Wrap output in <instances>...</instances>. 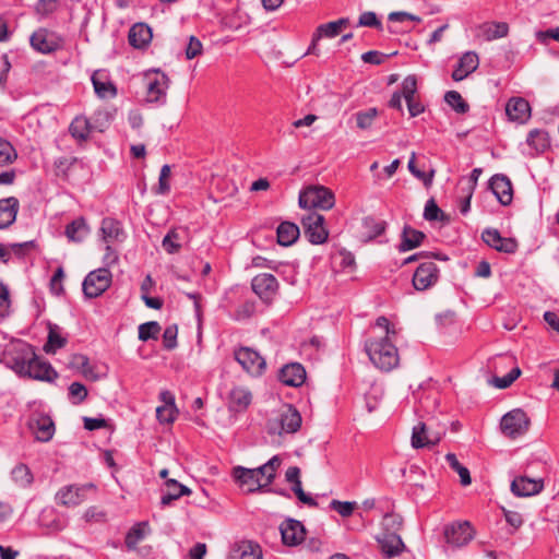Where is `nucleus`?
<instances>
[{
	"instance_id": "1",
	"label": "nucleus",
	"mask_w": 559,
	"mask_h": 559,
	"mask_svg": "<svg viewBox=\"0 0 559 559\" xmlns=\"http://www.w3.org/2000/svg\"><path fill=\"white\" fill-rule=\"evenodd\" d=\"M365 349L371 362L382 371H391L399 365L397 348L388 336L367 340Z\"/></svg>"
},
{
	"instance_id": "2",
	"label": "nucleus",
	"mask_w": 559,
	"mask_h": 559,
	"mask_svg": "<svg viewBox=\"0 0 559 559\" xmlns=\"http://www.w3.org/2000/svg\"><path fill=\"white\" fill-rule=\"evenodd\" d=\"M145 100L163 106L167 102V91L170 85L168 75L158 69L148 70L144 74Z\"/></svg>"
},
{
	"instance_id": "3",
	"label": "nucleus",
	"mask_w": 559,
	"mask_h": 559,
	"mask_svg": "<svg viewBox=\"0 0 559 559\" xmlns=\"http://www.w3.org/2000/svg\"><path fill=\"white\" fill-rule=\"evenodd\" d=\"M298 203L301 209L326 211L334 206L335 198L333 192L323 186H310L300 191Z\"/></svg>"
},
{
	"instance_id": "4",
	"label": "nucleus",
	"mask_w": 559,
	"mask_h": 559,
	"mask_svg": "<svg viewBox=\"0 0 559 559\" xmlns=\"http://www.w3.org/2000/svg\"><path fill=\"white\" fill-rule=\"evenodd\" d=\"M301 426V415L292 405H286L278 416L267 421L270 435L295 433Z\"/></svg>"
},
{
	"instance_id": "5",
	"label": "nucleus",
	"mask_w": 559,
	"mask_h": 559,
	"mask_svg": "<svg viewBox=\"0 0 559 559\" xmlns=\"http://www.w3.org/2000/svg\"><path fill=\"white\" fill-rule=\"evenodd\" d=\"M530 427V418L526 413L520 408H515L502 416L500 428L502 433L510 438L516 439L523 436Z\"/></svg>"
},
{
	"instance_id": "6",
	"label": "nucleus",
	"mask_w": 559,
	"mask_h": 559,
	"mask_svg": "<svg viewBox=\"0 0 559 559\" xmlns=\"http://www.w3.org/2000/svg\"><path fill=\"white\" fill-rule=\"evenodd\" d=\"M29 44L34 50L48 55L62 49L64 39L61 35L47 28H38L31 35Z\"/></svg>"
},
{
	"instance_id": "7",
	"label": "nucleus",
	"mask_w": 559,
	"mask_h": 559,
	"mask_svg": "<svg viewBox=\"0 0 559 559\" xmlns=\"http://www.w3.org/2000/svg\"><path fill=\"white\" fill-rule=\"evenodd\" d=\"M234 357L242 369L251 377H260L266 369V361L257 350L250 347H239Z\"/></svg>"
},
{
	"instance_id": "8",
	"label": "nucleus",
	"mask_w": 559,
	"mask_h": 559,
	"mask_svg": "<svg viewBox=\"0 0 559 559\" xmlns=\"http://www.w3.org/2000/svg\"><path fill=\"white\" fill-rule=\"evenodd\" d=\"M111 284V273L106 267L92 271L84 278L82 287L87 298H96L105 293Z\"/></svg>"
},
{
	"instance_id": "9",
	"label": "nucleus",
	"mask_w": 559,
	"mask_h": 559,
	"mask_svg": "<svg viewBox=\"0 0 559 559\" xmlns=\"http://www.w3.org/2000/svg\"><path fill=\"white\" fill-rule=\"evenodd\" d=\"M324 216L310 212L302 217L301 224L306 238L313 245H321L328 240L329 231L324 226Z\"/></svg>"
},
{
	"instance_id": "10",
	"label": "nucleus",
	"mask_w": 559,
	"mask_h": 559,
	"mask_svg": "<svg viewBox=\"0 0 559 559\" xmlns=\"http://www.w3.org/2000/svg\"><path fill=\"white\" fill-rule=\"evenodd\" d=\"M251 287L261 300L271 302L277 295L280 285L274 275L261 273L252 278Z\"/></svg>"
},
{
	"instance_id": "11",
	"label": "nucleus",
	"mask_w": 559,
	"mask_h": 559,
	"mask_svg": "<svg viewBox=\"0 0 559 559\" xmlns=\"http://www.w3.org/2000/svg\"><path fill=\"white\" fill-rule=\"evenodd\" d=\"M28 354L29 371L26 377L46 382H53L58 378V373L52 366L47 361L40 360L32 346H28Z\"/></svg>"
},
{
	"instance_id": "12",
	"label": "nucleus",
	"mask_w": 559,
	"mask_h": 559,
	"mask_svg": "<svg viewBox=\"0 0 559 559\" xmlns=\"http://www.w3.org/2000/svg\"><path fill=\"white\" fill-rule=\"evenodd\" d=\"M439 278V269L431 261L421 262L413 275V286L417 290H426Z\"/></svg>"
},
{
	"instance_id": "13",
	"label": "nucleus",
	"mask_w": 559,
	"mask_h": 559,
	"mask_svg": "<svg viewBox=\"0 0 559 559\" xmlns=\"http://www.w3.org/2000/svg\"><path fill=\"white\" fill-rule=\"evenodd\" d=\"M444 435L441 431H432L431 427L425 423H419L413 428L412 447L415 449L429 448L436 445Z\"/></svg>"
},
{
	"instance_id": "14",
	"label": "nucleus",
	"mask_w": 559,
	"mask_h": 559,
	"mask_svg": "<svg viewBox=\"0 0 559 559\" xmlns=\"http://www.w3.org/2000/svg\"><path fill=\"white\" fill-rule=\"evenodd\" d=\"M29 429L35 435L36 440L48 442L52 439L56 427L50 416L43 413H35L29 419Z\"/></svg>"
},
{
	"instance_id": "15",
	"label": "nucleus",
	"mask_w": 559,
	"mask_h": 559,
	"mask_svg": "<svg viewBox=\"0 0 559 559\" xmlns=\"http://www.w3.org/2000/svg\"><path fill=\"white\" fill-rule=\"evenodd\" d=\"M94 488L93 484L64 486L57 492L56 500L59 504L75 507L85 500L86 491Z\"/></svg>"
},
{
	"instance_id": "16",
	"label": "nucleus",
	"mask_w": 559,
	"mask_h": 559,
	"mask_svg": "<svg viewBox=\"0 0 559 559\" xmlns=\"http://www.w3.org/2000/svg\"><path fill=\"white\" fill-rule=\"evenodd\" d=\"M444 537L448 544L461 547L473 539V530L468 522L454 523L445 526Z\"/></svg>"
},
{
	"instance_id": "17",
	"label": "nucleus",
	"mask_w": 559,
	"mask_h": 559,
	"mask_svg": "<svg viewBox=\"0 0 559 559\" xmlns=\"http://www.w3.org/2000/svg\"><path fill=\"white\" fill-rule=\"evenodd\" d=\"M483 240L499 252L514 253L518 250V242L513 238H504L495 228L485 229L481 234Z\"/></svg>"
},
{
	"instance_id": "18",
	"label": "nucleus",
	"mask_w": 559,
	"mask_h": 559,
	"mask_svg": "<svg viewBox=\"0 0 559 559\" xmlns=\"http://www.w3.org/2000/svg\"><path fill=\"white\" fill-rule=\"evenodd\" d=\"M282 540L287 546H296L306 537V530L301 522L288 519L280 526Z\"/></svg>"
},
{
	"instance_id": "19",
	"label": "nucleus",
	"mask_w": 559,
	"mask_h": 559,
	"mask_svg": "<svg viewBox=\"0 0 559 559\" xmlns=\"http://www.w3.org/2000/svg\"><path fill=\"white\" fill-rule=\"evenodd\" d=\"M233 477L239 484V486L246 488L248 492H255L265 488L261 481V478L255 475L253 468L236 466L233 468Z\"/></svg>"
},
{
	"instance_id": "20",
	"label": "nucleus",
	"mask_w": 559,
	"mask_h": 559,
	"mask_svg": "<svg viewBox=\"0 0 559 559\" xmlns=\"http://www.w3.org/2000/svg\"><path fill=\"white\" fill-rule=\"evenodd\" d=\"M252 402V393L248 388L234 386L227 396V407L233 413L245 412Z\"/></svg>"
},
{
	"instance_id": "21",
	"label": "nucleus",
	"mask_w": 559,
	"mask_h": 559,
	"mask_svg": "<svg viewBox=\"0 0 559 559\" xmlns=\"http://www.w3.org/2000/svg\"><path fill=\"white\" fill-rule=\"evenodd\" d=\"M492 193L502 205H509L513 199V189L510 179L506 175H495L489 182Z\"/></svg>"
},
{
	"instance_id": "22",
	"label": "nucleus",
	"mask_w": 559,
	"mask_h": 559,
	"mask_svg": "<svg viewBox=\"0 0 559 559\" xmlns=\"http://www.w3.org/2000/svg\"><path fill=\"white\" fill-rule=\"evenodd\" d=\"M479 66L478 55L474 51H466L459 59L456 68L452 72V79L460 82L477 70Z\"/></svg>"
},
{
	"instance_id": "23",
	"label": "nucleus",
	"mask_w": 559,
	"mask_h": 559,
	"mask_svg": "<svg viewBox=\"0 0 559 559\" xmlns=\"http://www.w3.org/2000/svg\"><path fill=\"white\" fill-rule=\"evenodd\" d=\"M92 83L96 95L100 98H114L117 95L116 85L109 80L106 70H96L92 78Z\"/></svg>"
},
{
	"instance_id": "24",
	"label": "nucleus",
	"mask_w": 559,
	"mask_h": 559,
	"mask_svg": "<svg viewBox=\"0 0 559 559\" xmlns=\"http://www.w3.org/2000/svg\"><path fill=\"white\" fill-rule=\"evenodd\" d=\"M280 381L288 386H300L306 380V370L298 362L287 364L281 368Z\"/></svg>"
},
{
	"instance_id": "25",
	"label": "nucleus",
	"mask_w": 559,
	"mask_h": 559,
	"mask_svg": "<svg viewBox=\"0 0 559 559\" xmlns=\"http://www.w3.org/2000/svg\"><path fill=\"white\" fill-rule=\"evenodd\" d=\"M544 488L542 479L525 476L515 478L511 483V491L518 497H530L539 493Z\"/></svg>"
},
{
	"instance_id": "26",
	"label": "nucleus",
	"mask_w": 559,
	"mask_h": 559,
	"mask_svg": "<svg viewBox=\"0 0 559 559\" xmlns=\"http://www.w3.org/2000/svg\"><path fill=\"white\" fill-rule=\"evenodd\" d=\"M100 231L106 243L121 242L126 238L122 224L112 217H105L102 221Z\"/></svg>"
},
{
	"instance_id": "27",
	"label": "nucleus",
	"mask_w": 559,
	"mask_h": 559,
	"mask_svg": "<svg viewBox=\"0 0 559 559\" xmlns=\"http://www.w3.org/2000/svg\"><path fill=\"white\" fill-rule=\"evenodd\" d=\"M506 112L510 120L523 123L531 116V107L526 99L512 97L507 103Z\"/></svg>"
},
{
	"instance_id": "28",
	"label": "nucleus",
	"mask_w": 559,
	"mask_h": 559,
	"mask_svg": "<svg viewBox=\"0 0 559 559\" xmlns=\"http://www.w3.org/2000/svg\"><path fill=\"white\" fill-rule=\"evenodd\" d=\"M386 222L373 216H366L360 224V238L362 241H371L384 233Z\"/></svg>"
},
{
	"instance_id": "29",
	"label": "nucleus",
	"mask_w": 559,
	"mask_h": 559,
	"mask_svg": "<svg viewBox=\"0 0 559 559\" xmlns=\"http://www.w3.org/2000/svg\"><path fill=\"white\" fill-rule=\"evenodd\" d=\"M228 559H262V550L253 542L241 540L233 546Z\"/></svg>"
},
{
	"instance_id": "30",
	"label": "nucleus",
	"mask_w": 559,
	"mask_h": 559,
	"mask_svg": "<svg viewBox=\"0 0 559 559\" xmlns=\"http://www.w3.org/2000/svg\"><path fill=\"white\" fill-rule=\"evenodd\" d=\"M20 203L15 197L0 200V229L10 227L16 219Z\"/></svg>"
},
{
	"instance_id": "31",
	"label": "nucleus",
	"mask_w": 559,
	"mask_h": 559,
	"mask_svg": "<svg viewBox=\"0 0 559 559\" xmlns=\"http://www.w3.org/2000/svg\"><path fill=\"white\" fill-rule=\"evenodd\" d=\"M381 550L386 558H392L400 555L404 549V543L397 533L382 534V537L378 539Z\"/></svg>"
},
{
	"instance_id": "32",
	"label": "nucleus",
	"mask_w": 559,
	"mask_h": 559,
	"mask_svg": "<svg viewBox=\"0 0 559 559\" xmlns=\"http://www.w3.org/2000/svg\"><path fill=\"white\" fill-rule=\"evenodd\" d=\"M128 38L132 47L144 48L152 40V29L144 23H136L130 28Z\"/></svg>"
},
{
	"instance_id": "33",
	"label": "nucleus",
	"mask_w": 559,
	"mask_h": 559,
	"mask_svg": "<svg viewBox=\"0 0 559 559\" xmlns=\"http://www.w3.org/2000/svg\"><path fill=\"white\" fill-rule=\"evenodd\" d=\"M425 238L426 235L423 231L414 229L411 226H404L401 242L399 245V251L406 252L413 250L419 247Z\"/></svg>"
},
{
	"instance_id": "34",
	"label": "nucleus",
	"mask_w": 559,
	"mask_h": 559,
	"mask_svg": "<svg viewBox=\"0 0 559 559\" xmlns=\"http://www.w3.org/2000/svg\"><path fill=\"white\" fill-rule=\"evenodd\" d=\"M69 241L81 242L90 234V228L84 217H78L67 225L64 231Z\"/></svg>"
},
{
	"instance_id": "35",
	"label": "nucleus",
	"mask_w": 559,
	"mask_h": 559,
	"mask_svg": "<svg viewBox=\"0 0 559 559\" xmlns=\"http://www.w3.org/2000/svg\"><path fill=\"white\" fill-rule=\"evenodd\" d=\"M299 234V227L296 224L283 222L276 229L277 242L284 247L292 246L298 239Z\"/></svg>"
},
{
	"instance_id": "36",
	"label": "nucleus",
	"mask_w": 559,
	"mask_h": 559,
	"mask_svg": "<svg viewBox=\"0 0 559 559\" xmlns=\"http://www.w3.org/2000/svg\"><path fill=\"white\" fill-rule=\"evenodd\" d=\"M349 23L348 19L342 17L337 21H332L329 23L321 24L316 29V39H321L322 37L334 38L336 37Z\"/></svg>"
},
{
	"instance_id": "37",
	"label": "nucleus",
	"mask_w": 559,
	"mask_h": 559,
	"mask_svg": "<svg viewBox=\"0 0 559 559\" xmlns=\"http://www.w3.org/2000/svg\"><path fill=\"white\" fill-rule=\"evenodd\" d=\"M148 531L147 522L134 524L126 535L124 544L129 550L136 549L139 543L144 539Z\"/></svg>"
},
{
	"instance_id": "38",
	"label": "nucleus",
	"mask_w": 559,
	"mask_h": 559,
	"mask_svg": "<svg viewBox=\"0 0 559 559\" xmlns=\"http://www.w3.org/2000/svg\"><path fill=\"white\" fill-rule=\"evenodd\" d=\"M92 131V126L87 118L83 116L75 117L69 127L70 134L78 141H86Z\"/></svg>"
},
{
	"instance_id": "39",
	"label": "nucleus",
	"mask_w": 559,
	"mask_h": 559,
	"mask_svg": "<svg viewBox=\"0 0 559 559\" xmlns=\"http://www.w3.org/2000/svg\"><path fill=\"white\" fill-rule=\"evenodd\" d=\"M480 31L486 40H493L506 37L509 33V26L504 22H490L484 23Z\"/></svg>"
},
{
	"instance_id": "40",
	"label": "nucleus",
	"mask_w": 559,
	"mask_h": 559,
	"mask_svg": "<svg viewBox=\"0 0 559 559\" xmlns=\"http://www.w3.org/2000/svg\"><path fill=\"white\" fill-rule=\"evenodd\" d=\"M526 142L536 153L545 152L550 145L548 133L540 129L530 131Z\"/></svg>"
},
{
	"instance_id": "41",
	"label": "nucleus",
	"mask_w": 559,
	"mask_h": 559,
	"mask_svg": "<svg viewBox=\"0 0 559 559\" xmlns=\"http://www.w3.org/2000/svg\"><path fill=\"white\" fill-rule=\"evenodd\" d=\"M67 344V338L60 333L58 325H49V333L44 350L47 354H55L57 349L62 348Z\"/></svg>"
},
{
	"instance_id": "42",
	"label": "nucleus",
	"mask_w": 559,
	"mask_h": 559,
	"mask_svg": "<svg viewBox=\"0 0 559 559\" xmlns=\"http://www.w3.org/2000/svg\"><path fill=\"white\" fill-rule=\"evenodd\" d=\"M255 313V301L254 300H243L239 304L234 312L230 314V318L235 321L242 322L251 319Z\"/></svg>"
},
{
	"instance_id": "43",
	"label": "nucleus",
	"mask_w": 559,
	"mask_h": 559,
	"mask_svg": "<svg viewBox=\"0 0 559 559\" xmlns=\"http://www.w3.org/2000/svg\"><path fill=\"white\" fill-rule=\"evenodd\" d=\"M444 100L457 114H466L469 110V105L456 91L447 92L444 95Z\"/></svg>"
},
{
	"instance_id": "44",
	"label": "nucleus",
	"mask_w": 559,
	"mask_h": 559,
	"mask_svg": "<svg viewBox=\"0 0 559 559\" xmlns=\"http://www.w3.org/2000/svg\"><path fill=\"white\" fill-rule=\"evenodd\" d=\"M160 325L157 321H148L139 325V340L147 342L148 340H157L160 333Z\"/></svg>"
},
{
	"instance_id": "45",
	"label": "nucleus",
	"mask_w": 559,
	"mask_h": 559,
	"mask_svg": "<svg viewBox=\"0 0 559 559\" xmlns=\"http://www.w3.org/2000/svg\"><path fill=\"white\" fill-rule=\"evenodd\" d=\"M445 460L449 463L450 467L452 469H454L455 472H457L460 479H461V484L463 486H468L472 483V478H471L468 468L463 466L459 462L456 455L453 453H448L445 455Z\"/></svg>"
},
{
	"instance_id": "46",
	"label": "nucleus",
	"mask_w": 559,
	"mask_h": 559,
	"mask_svg": "<svg viewBox=\"0 0 559 559\" xmlns=\"http://www.w3.org/2000/svg\"><path fill=\"white\" fill-rule=\"evenodd\" d=\"M12 479L15 481V484L26 487L33 483V475L31 469L25 464H19L16 465L12 472Z\"/></svg>"
},
{
	"instance_id": "47",
	"label": "nucleus",
	"mask_w": 559,
	"mask_h": 559,
	"mask_svg": "<svg viewBox=\"0 0 559 559\" xmlns=\"http://www.w3.org/2000/svg\"><path fill=\"white\" fill-rule=\"evenodd\" d=\"M424 217L425 219L432 222V221H441L445 222L449 219L448 215L444 214L443 211L438 206L435 199H429L425 205L424 210Z\"/></svg>"
},
{
	"instance_id": "48",
	"label": "nucleus",
	"mask_w": 559,
	"mask_h": 559,
	"mask_svg": "<svg viewBox=\"0 0 559 559\" xmlns=\"http://www.w3.org/2000/svg\"><path fill=\"white\" fill-rule=\"evenodd\" d=\"M181 236L177 229H171L164 237L162 246L167 253H177L181 248Z\"/></svg>"
},
{
	"instance_id": "49",
	"label": "nucleus",
	"mask_w": 559,
	"mask_h": 559,
	"mask_svg": "<svg viewBox=\"0 0 559 559\" xmlns=\"http://www.w3.org/2000/svg\"><path fill=\"white\" fill-rule=\"evenodd\" d=\"M17 158L14 146L5 139L0 138V166L12 164Z\"/></svg>"
},
{
	"instance_id": "50",
	"label": "nucleus",
	"mask_w": 559,
	"mask_h": 559,
	"mask_svg": "<svg viewBox=\"0 0 559 559\" xmlns=\"http://www.w3.org/2000/svg\"><path fill=\"white\" fill-rule=\"evenodd\" d=\"M28 346L26 345L22 355L12 359L11 368L20 376L26 377L29 371V354Z\"/></svg>"
},
{
	"instance_id": "51",
	"label": "nucleus",
	"mask_w": 559,
	"mask_h": 559,
	"mask_svg": "<svg viewBox=\"0 0 559 559\" xmlns=\"http://www.w3.org/2000/svg\"><path fill=\"white\" fill-rule=\"evenodd\" d=\"M416 154L412 153L411 158L408 160V170L411 174L417 179L421 180L426 187H429L432 182L435 170H430L428 174L419 170L415 165Z\"/></svg>"
},
{
	"instance_id": "52",
	"label": "nucleus",
	"mask_w": 559,
	"mask_h": 559,
	"mask_svg": "<svg viewBox=\"0 0 559 559\" xmlns=\"http://www.w3.org/2000/svg\"><path fill=\"white\" fill-rule=\"evenodd\" d=\"M189 495H191V489L187 486H179V489H168V491L163 493L160 498V506L163 508L168 507L173 501L179 499L182 496Z\"/></svg>"
},
{
	"instance_id": "53",
	"label": "nucleus",
	"mask_w": 559,
	"mask_h": 559,
	"mask_svg": "<svg viewBox=\"0 0 559 559\" xmlns=\"http://www.w3.org/2000/svg\"><path fill=\"white\" fill-rule=\"evenodd\" d=\"M377 108H369L364 111H358L356 114L357 127L362 130L369 129L372 126V122L377 118Z\"/></svg>"
},
{
	"instance_id": "54",
	"label": "nucleus",
	"mask_w": 559,
	"mask_h": 559,
	"mask_svg": "<svg viewBox=\"0 0 559 559\" xmlns=\"http://www.w3.org/2000/svg\"><path fill=\"white\" fill-rule=\"evenodd\" d=\"M382 397V391L380 388L372 386L365 394V406L368 413H372L379 407Z\"/></svg>"
},
{
	"instance_id": "55",
	"label": "nucleus",
	"mask_w": 559,
	"mask_h": 559,
	"mask_svg": "<svg viewBox=\"0 0 559 559\" xmlns=\"http://www.w3.org/2000/svg\"><path fill=\"white\" fill-rule=\"evenodd\" d=\"M356 507L357 503L355 501H340L334 499L330 502V508L343 518H349L354 513Z\"/></svg>"
},
{
	"instance_id": "56",
	"label": "nucleus",
	"mask_w": 559,
	"mask_h": 559,
	"mask_svg": "<svg viewBox=\"0 0 559 559\" xmlns=\"http://www.w3.org/2000/svg\"><path fill=\"white\" fill-rule=\"evenodd\" d=\"M178 409L176 406L160 405L156 408V417L160 424H171L175 421Z\"/></svg>"
},
{
	"instance_id": "57",
	"label": "nucleus",
	"mask_w": 559,
	"mask_h": 559,
	"mask_svg": "<svg viewBox=\"0 0 559 559\" xmlns=\"http://www.w3.org/2000/svg\"><path fill=\"white\" fill-rule=\"evenodd\" d=\"M403 524V519L395 513H385L382 520V526L386 533H397Z\"/></svg>"
},
{
	"instance_id": "58",
	"label": "nucleus",
	"mask_w": 559,
	"mask_h": 559,
	"mask_svg": "<svg viewBox=\"0 0 559 559\" xmlns=\"http://www.w3.org/2000/svg\"><path fill=\"white\" fill-rule=\"evenodd\" d=\"M178 328L176 324L168 325L163 333V345L167 350H173L177 347Z\"/></svg>"
},
{
	"instance_id": "59",
	"label": "nucleus",
	"mask_w": 559,
	"mask_h": 559,
	"mask_svg": "<svg viewBox=\"0 0 559 559\" xmlns=\"http://www.w3.org/2000/svg\"><path fill=\"white\" fill-rule=\"evenodd\" d=\"M417 92V79L415 75H407L402 82L401 94L404 99L416 97Z\"/></svg>"
},
{
	"instance_id": "60",
	"label": "nucleus",
	"mask_w": 559,
	"mask_h": 559,
	"mask_svg": "<svg viewBox=\"0 0 559 559\" xmlns=\"http://www.w3.org/2000/svg\"><path fill=\"white\" fill-rule=\"evenodd\" d=\"M171 169L169 165H164L160 169L158 187L156 189L157 194H167L170 190L169 178Z\"/></svg>"
},
{
	"instance_id": "61",
	"label": "nucleus",
	"mask_w": 559,
	"mask_h": 559,
	"mask_svg": "<svg viewBox=\"0 0 559 559\" xmlns=\"http://www.w3.org/2000/svg\"><path fill=\"white\" fill-rule=\"evenodd\" d=\"M76 162V158L60 157L55 160V173L58 177L66 178L71 166Z\"/></svg>"
},
{
	"instance_id": "62",
	"label": "nucleus",
	"mask_w": 559,
	"mask_h": 559,
	"mask_svg": "<svg viewBox=\"0 0 559 559\" xmlns=\"http://www.w3.org/2000/svg\"><path fill=\"white\" fill-rule=\"evenodd\" d=\"M69 396L76 400L74 404H80L86 399L87 389L81 382H73L69 386Z\"/></svg>"
},
{
	"instance_id": "63",
	"label": "nucleus",
	"mask_w": 559,
	"mask_h": 559,
	"mask_svg": "<svg viewBox=\"0 0 559 559\" xmlns=\"http://www.w3.org/2000/svg\"><path fill=\"white\" fill-rule=\"evenodd\" d=\"M58 9V0H38L35 10L41 16H48Z\"/></svg>"
},
{
	"instance_id": "64",
	"label": "nucleus",
	"mask_w": 559,
	"mask_h": 559,
	"mask_svg": "<svg viewBox=\"0 0 559 559\" xmlns=\"http://www.w3.org/2000/svg\"><path fill=\"white\" fill-rule=\"evenodd\" d=\"M292 490L297 496L299 501H301L302 503H305L309 507H312V508L318 507V502L310 495H308L304 491L302 486H301V480L295 481V484H293Z\"/></svg>"
}]
</instances>
